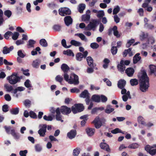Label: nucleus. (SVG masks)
<instances>
[{"instance_id":"f257e3e1","label":"nucleus","mask_w":156,"mask_h":156,"mask_svg":"<svg viewBox=\"0 0 156 156\" xmlns=\"http://www.w3.org/2000/svg\"><path fill=\"white\" fill-rule=\"evenodd\" d=\"M140 78V89L142 92L147 91L149 87V80L145 71H143L138 75Z\"/></svg>"},{"instance_id":"f03ea898","label":"nucleus","mask_w":156,"mask_h":156,"mask_svg":"<svg viewBox=\"0 0 156 156\" xmlns=\"http://www.w3.org/2000/svg\"><path fill=\"white\" fill-rule=\"evenodd\" d=\"M9 83L11 84H15L20 81V77L17 76V73H13L11 76L7 78Z\"/></svg>"},{"instance_id":"7ed1b4c3","label":"nucleus","mask_w":156,"mask_h":156,"mask_svg":"<svg viewBox=\"0 0 156 156\" xmlns=\"http://www.w3.org/2000/svg\"><path fill=\"white\" fill-rule=\"evenodd\" d=\"M98 23V21L96 20H94L89 23L85 27L87 30H92L95 31Z\"/></svg>"},{"instance_id":"20e7f679","label":"nucleus","mask_w":156,"mask_h":156,"mask_svg":"<svg viewBox=\"0 0 156 156\" xmlns=\"http://www.w3.org/2000/svg\"><path fill=\"white\" fill-rule=\"evenodd\" d=\"M106 121V119L104 118H102L100 119L99 118L97 117L93 121V122L94 124L95 127L97 129L100 128L103 124H104Z\"/></svg>"},{"instance_id":"39448f33","label":"nucleus","mask_w":156,"mask_h":156,"mask_svg":"<svg viewBox=\"0 0 156 156\" xmlns=\"http://www.w3.org/2000/svg\"><path fill=\"white\" fill-rule=\"evenodd\" d=\"M74 77H75V79L76 80H77V76H75L73 75H70V76L69 77V76L68 74H67V73H64L63 74V77L64 80L66 81L67 82L69 83L70 84H77V82L75 81V82H73V81L72 80V78Z\"/></svg>"},{"instance_id":"423d86ee","label":"nucleus","mask_w":156,"mask_h":156,"mask_svg":"<svg viewBox=\"0 0 156 156\" xmlns=\"http://www.w3.org/2000/svg\"><path fill=\"white\" fill-rule=\"evenodd\" d=\"M39 129L38 133L40 136L44 137L46 135L47 125L46 124H40L39 126Z\"/></svg>"},{"instance_id":"0eeeda50","label":"nucleus","mask_w":156,"mask_h":156,"mask_svg":"<svg viewBox=\"0 0 156 156\" xmlns=\"http://www.w3.org/2000/svg\"><path fill=\"white\" fill-rule=\"evenodd\" d=\"M59 14L62 16H65L71 14V11L68 8L63 7L60 8L58 10Z\"/></svg>"},{"instance_id":"6e6552de","label":"nucleus","mask_w":156,"mask_h":156,"mask_svg":"<svg viewBox=\"0 0 156 156\" xmlns=\"http://www.w3.org/2000/svg\"><path fill=\"white\" fill-rule=\"evenodd\" d=\"M112 31L113 32V34L117 38L120 37L121 35L119 33V31L117 30V27L116 26H115L113 28H110L109 29V35H110Z\"/></svg>"},{"instance_id":"1a4fd4ad","label":"nucleus","mask_w":156,"mask_h":156,"mask_svg":"<svg viewBox=\"0 0 156 156\" xmlns=\"http://www.w3.org/2000/svg\"><path fill=\"white\" fill-rule=\"evenodd\" d=\"M90 11L89 10L86 11L85 14L82 15V21L88 23L90 20Z\"/></svg>"},{"instance_id":"9d476101","label":"nucleus","mask_w":156,"mask_h":156,"mask_svg":"<svg viewBox=\"0 0 156 156\" xmlns=\"http://www.w3.org/2000/svg\"><path fill=\"white\" fill-rule=\"evenodd\" d=\"M60 110V112L64 115H67L71 112L70 108L67 107L66 106H62Z\"/></svg>"},{"instance_id":"9b49d317","label":"nucleus","mask_w":156,"mask_h":156,"mask_svg":"<svg viewBox=\"0 0 156 156\" xmlns=\"http://www.w3.org/2000/svg\"><path fill=\"white\" fill-rule=\"evenodd\" d=\"M149 145H147L145 147V150L151 155H154L156 154V149H152Z\"/></svg>"},{"instance_id":"f8f14e48","label":"nucleus","mask_w":156,"mask_h":156,"mask_svg":"<svg viewBox=\"0 0 156 156\" xmlns=\"http://www.w3.org/2000/svg\"><path fill=\"white\" fill-rule=\"evenodd\" d=\"M124 60H121L119 63L117 65V68L118 70L121 73H123L125 70L126 67L123 64Z\"/></svg>"},{"instance_id":"ddd939ff","label":"nucleus","mask_w":156,"mask_h":156,"mask_svg":"<svg viewBox=\"0 0 156 156\" xmlns=\"http://www.w3.org/2000/svg\"><path fill=\"white\" fill-rule=\"evenodd\" d=\"M64 21L66 25L69 26L73 23V19L70 16H67L64 18Z\"/></svg>"},{"instance_id":"4468645a","label":"nucleus","mask_w":156,"mask_h":156,"mask_svg":"<svg viewBox=\"0 0 156 156\" xmlns=\"http://www.w3.org/2000/svg\"><path fill=\"white\" fill-rule=\"evenodd\" d=\"M56 119L58 121H60L62 122H63V120L62 119V116L61 115L60 110L59 108H57L56 109Z\"/></svg>"},{"instance_id":"2eb2a0df","label":"nucleus","mask_w":156,"mask_h":156,"mask_svg":"<svg viewBox=\"0 0 156 156\" xmlns=\"http://www.w3.org/2000/svg\"><path fill=\"white\" fill-rule=\"evenodd\" d=\"M134 72L133 68H128L125 70V72L127 75L129 77L133 76Z\"/></svg>"},{"instance_id":"dca6fc26","label":"nucleus","mask_w":156,"mask_h":156,"mask_svg":"<svg viewBox=\"0 0 156 156\" xmlns=\"http://www.w3.org/2000/svg\"><path fill=\"white\" fill-rule=\"evenodd\" d=\"M76 135V131L75 130H72L67 133L68 137L70 139L74 138Z\"/></svg>"},{"instance_id":"f3484780","label":"nucleus","mask_w":156,"mask_h":156,"mask_svg":"<svg viewBox=\"0 0 156 156\" xmlns=\"http://www.w3.org/2000/svg\"><path fill=\"white\" fill-rule=\"evenodd\" d=\"M100 146L101 149H105L108 152H109L110 151L109 146L106 143L104 142L101 143Z\"/></svg>"},{"instance_id":"a211bd4d","label":"nucleus","mask_w":156,"mask_h":156,"mask_svg":"<svg viewBox=\"0 0 156 156\" xmlns=\"http://www.w3.org/2000/svg\"><path fill=\"white\" fill-rule=\"evenodd\" d=\"M148 36V34L141 31L139 34V38L141 41H143L146 39Z\"/></svg>"},{"instance_id":"6ab92c4d","label":"nucleus","mask_w":156,"mask_h":156,"mask_svg":"<svg viewBox=\"0 0 156 156\" xmlns=\"http://www.w3.org/2000/svg\"><path fill=\"white\" fill-rule=\"evenodd\" d=\"M89 93L87 90H85L84 91L82 92L80 95V97L83 98H86L90 97Z\"/></svg>"},{"instance_id":"aec40b11","label":"nucleus","mask_w":156,"mask_h":156,"mask_svg":"<svg viewBox=\"0 0 156 156\" xmlns=\"http://www.w3.org/2000/svg\"><path fill=\"white\" fill-rule=\"evenodd\" d=\"M41 62V61L40 60L38 59H36L33 62L32 66L34 68H38L39 67Z\"/></svg>"},{"instance_id":"412c9836","label":"nucleus","mask_w":156,"mask_h":156,"mask_svg":"<svg viewBox=\"0 0 156 156\" xmlns=\"http://www.w3.org/2000/svg\"><path fill=\"white\" fill-rule=\"evenodd\" d=\"M114 110V108L110 105H108L105 109V112L107 114H110Z\"/></svg>"},{"instance_id":"4be33fe9","label":"nucleus","mask_w":156,"mask_h":156,"mask_svg":"<svg viewBox=\"0 0 156 156\" xmlns=\"http://www.w3.org/2000/svg\"><path fill=\"white\" fill-rule=\"evenodd\" d=\"M86 60L88 66L90 67H94L95 65L93 63V60L90 56H88Z\"/></svg>"},{"instance_id":"5701e85b","label":"nucleus","mask_w":156,"mask_h":156,"mask_svg":"<svg viewBox=\"0 0 156 156\" xmlns=\"http://www.w3.org/2000/svg\"><path fill=\"white\" fill-rule=\"evenodd\" d=\"M126 84V81L124 80H120L118 81V87L120 89L124 88Z\"/></svg>"},{"instance_id":"b1692460","label":"nucleus","mask_w":156,"mask_h":156,"mask_svg":"<svg viewBox=\"0 0 156 156\" xmlns=\"http://www.w3.org/2000/svg\"><path fill=\"white\" fill-rule=\"evenodd\" d=\"M10 133L15 139L18 140L20 139V134L15 132L14 129H12L11 130Z\"/></svg>"},{"instance_id":"393cba45","label":"nucleus","mask_w":156,"mask_h":156,"mask_svg":"<svg viewBox=\"0 0 156 156\" xmlns=\"http://www.w3.org/2000/svg\"><path fill=\"white\" fill-rule=\"evenodd\" d=\"M86 131L87 135L89 136L93 135L95 132V129H94L88 128L86 129Z\"/></svg>"},{"instance_id":"a878e982","label":"nucleus","mask_w":156,"mask_h":156,"mask_svg":"<svg viewBox=\"0 0 156 156\" xmlns=\"http://www.w3.org/2000/svg\"><path fill=\"white\" fill-rule=\"evenodd\" d=\"M61 69L64 73L67 72L69 70V68L68 66L65 64H63L61 66Z\"/></svg>"},{"instance_id":"bb28decb","label":"nucleus","mask_w":156,"mask_h":156,"mask_svg":"<svg viewBox=\"0 0 156 156\" xmlns=\"http://www.w3.org/2000/svg\"><path fill=\"white\" fill-rule=\"evenodd\" d=\"M63 54L65 55H66L69 56H74V54L72 51L70 49H67L66 51H64L63 52Z\"/></svg>"},{"instance_id":"cd10ccee","label":"nucleus","mask_w":156,"mask_h":156,"mask_svg":"<svg viewBox=\"0 0 156 156\" xmlns=\"http://www.w3.org/2000/svg\"><path fill=\"white\" fill-rule=\"evenodd\" d=\"M91 99L95 102H99L100 101V97L98 95H94L92 96Z\"/></svg>"},{"instance_id":"c85d7f7f","label":"nucleus","mask_w":156,"mask_h":156,"mask_svg":"<svg viewBox=\"0 0 156 156\" xmlns=\"http://www.w3.org/2000/svg\"><path fill=\"white\" fill-rule=\"evenodd\" d=\"M140 55L139 53H137L133 57V62L134 63H136L140 59L141 57L139 56Z\"/></svg>"},{"instance_id":"c756f323","label":"nucleus","mask_w":156,"mask_h":156,"mask_svg":"<svg viewBox=\"0 0 156 156\" xmlns=\"http://www.w3.org/2000/svg\"><path fill=\"white\" fill-rule=\"evenodd\" d=\"M86 5L84 4H79L78 6V10L79 12L80 13H82L83 10L85 8Z\"/></svg>"},{"instance_id":"7c9ffc66","label":"nucleus","mask_w":156,"mask_h":156,"mask_svg":"<svg viewBox=\"0 0 156 156\" xmlns=\"http://www.w3.org/2000/svg\"><path fill=\"white\" fill-rule=\"evenodd\" d=\"M4 87L7 92H10L13 90L12 87L8 84H5L4 85Z\"/></svg>"},{"instance_id":"2f4dec72","label":"nucleus","mask_w":156,"mask_h":156,"mask_svg":"<svg viewBox=\"0 0 156 156\" xmlns=\"http://www.w3.org/2000/svg\"><path fill=\"white\" fill-rule=\"evenodd\" d=\"M3 14L8 18H9L12 16V12L10 10H7L4 12Z\"/></svg>"},{"instance_id":"473e14b6","label":"nucleus","mask_w":156,"mask_h":156,"mask_svg":"<svg viewBox=\"0 0 156 156\" xmlns=\"http://www.w3.org/2000/svg\"><path fill=\"white\" fill-rule=\"evenodd\" d=\"M151 72L154 74L156 76V66L154 65H151L150 66Z\"/></svg>"},{"instance_id":"72a5a7b5","label":"nucleus","mask_w":156,"mask_h":156,"mask_svg":"<svg viewBox=\"0 0 156 156\" xmlns=\"http://www.w3.org/2000/svg\"><path fill=\"white\" fill-rule=\"evenodd\" d=\"M70 43L72 45L75 46H79L82 45L81 43L75 40H72L70 41Z\"/></svg>"},{"instance_id":"f704fd0d","label":"nucleus","mask_w":156,"mask_h":156,"mask_svg":"<svg viewBox=\"0 0 156 156\" xmlns=\"http://www.w3.org/2000/svg\"><path fill=\"white\" fill-rule=\"evenodd\" d=\"M83 58H84V57L83 55V54L81 53H78L76 55V59L78 61H82Z\"/></svg>"},{"instance_id":"c9c22d12","label":"nucleus","mask_w":156,"mask_h":156,"mask_svg":"<svg viewBox=\"0 0 156 156\" xmlns=\"http://www.w3.org/2000/svg\"><path fill=\"white\" fill-rule=\"evenodd\" d=\"M75 36H78L82 40L87 41V39L86 38L85 36L81 33H78L75 34Z\"/></svg>"},{"instance_id":"e433bc0d","label":"nucleus","mask_w":156,"mask_h":156,"mask_svg":"<svg viewBox=\"0 0 156 156\" xmlns=\"http://www.w3.org/2000/svg\"><path fill=\"white\" fill-rule=\"evenodd\" d=\"M40 44L43 47H46L48 46V44L46 40L44 39H42L40 40Z\"/></svg>"},{"instance_id":"4c0bfd02","label":"nucleus","mask_w":156,"mask_h":156,"mask_svg":"<svg viewBox=\"0 0 156 156\" xmlns=\"http://www.w3.org/2000/svg\"><path fill=\"white\" fill-rule=\"evenodd\" d=\"M120 8L118 5H116L114 7L113 11V14L116 15L120 11Z\"/></svg>"},{"instance_id":"58836bf2","label":"nucleus","mask_w":156,"mask_h":156,"mask_svg":"<svg viewBox=\"0 0 156 156\" xmlns=\"http://www.w3.org/2000/svg\"><path fill=\"white\" fill-rule=\"evenodd\" d=\"M35 151L37 152H40L42 150V146L39 144H36L34 146Z\"/></svg>"},{"instance_id":"ea45409f","label":"nucleus","mask_w":156,"mask_h":156,"mask_svg":"<svg viewBox=\"0 0 156 156\" xmlns=\"http://www.w3.org/2000/svg\"><path fill=\"white\" fill-rule=\"evenodd\" d=\"M74 105H77L76 107L79 111V112H80L82 111L84 109V107L83 105L82 104H76Z\"/></svg>"},{"instance_id":"a19ab883","label":"nucleus","mask_w":156,"mask_h":156,"mask_svg":"<svg viewBox=\"0 0 156 156\" xmlns=\"http://www.w3.org/2000/svg\"><path fill=\"white\" fill-rule=\"evenodd\" d=\"M139 146V145L137 143H134L129 145L128 147L129 148L134 149L138 148Z\"/></svg>"},{"instance_id":"79ce46f5","label":"nucleus","mask_w":156,"mask_h":156,"mask_svg":"<svg viewBox=\"0 0 156 156\" xmlns=\"http://www.w3.org/2000/svg\"><path fill=\"white\" fill-rule=\"evenodd\" d=\"M105 15V13L103 10H99L96 16L99 18L102 17Z\"/></svg>"},{"instance_id":"37998d69","label":"nucleus","mask_w":156,"mask_h":156,"mask_svg":"<svg viewBox=\"0 0 156 156\" xmlns=\"http://www.w3.org/2000/svg\"><path fill=\"white\" fill-rule=\"evenodd\" d=\"M130 82L131 85L132 86L136 85H137L138 84V80L136 79H132L130 80Z\"/></svg>"},{"instance_id":"c03bdc74","label":"nucleus","mask_w":156,"mask_h":156,"mask_svg":"<svg viewBox=\"0 0 156 156\" xmlns=\"http://www.w3.org/2000/svg\"><path fill=\"white\" fill-rule=\"evenodd\" d=\"M137 121L139 123H141L142 125H145V123L144 121V118L141 116H139L137 119Z\"/></svg>"},{"instance_id":"a18cd8bd","label":"nucleus","mask_w":156,"mask_h":156,"mask_svg":"<svg viewBox=\"0 0 156 156\" xmlns=\"http://www.w3.org/2000/svg\"><path fill=\"white\" fill-rule=\"evenodd\" d=\"M10 112L12 114L17 115L19 113V108H15L11 109Z\"/></svg>"},{"instance_id":"49530a36","label":"nucleus","mask_w":156,"mask_h":156,"mask_svg":"<svg viewBox=\"0 0 156 156\" xmlns=\"http://www.w3.org/2000/svg\"><path fill=\"white\" fill-rule=\"evenodd\" d=\"M135 42V40L134 39H131L130 40H128L127 41V43L126 44V46L127 48H129Z\"/></svg>"},{"instance_id":"de8ad7c7","label":"nucleus","mask_w":156,"mask_h":156,"mask_svg":"<svg viewBox=\"0 0 156 156\" xmlns=\"http://www.w3.org/2000/svg\"><path fill=\"white\" fill-rule=\"evenodd\" d=\"M17 55L20 57L23 58L26 56V54L25 53L23 52L21 50H19L17 52Z\"/></svg>"},{"instance_id":"09e8293b","label":"nucleus","mask_w":156,"mask_h":156,"mask_svg":"<svg viewBox=\"0 0 156 156\" xmlns=\"http://www.w3.org/2000/svg\"><path fill=\"white\" fill-rule=\"evenodd\" d=\"M24 85L27 88H30L32 87L30 81L29 80H27L24 82Z\"/></svg>"},{"instance_id":"8fccbe9b","label":"nucleus","mask_w":156,"mask_h":156,"mask_svg":"<svg viewBox=\"0 0 156 156\" xmlns=\"http://www.w3.org/2000/svg\"><path fill=\"white\" fill-rule=\"evenodd\" d=\"M80 149L79 148H77L73 150V154L74 156H78L79 154Z\"/></svg>"},{"instance_id":"3c124183","label":"nucleus","mask_w":156,"mask_h":156,"mask_svg":"<svg viewBox=\"0 0 156 156\" xmlns=\"http://www.w3.org/2000/svg\"><path fill=\"white\" fill-rule=\"evenodd\" d=\"M90 47L93 49H96L98 48L99 47V45L96 43H92L90 44Z\"/></svg>"},{"instance_id":"603ef678","label":"nucleus","mask_w":156,"mask_h":156,"mask_svg":"<svg viewBox=\"0 0 156 156\" xmlns=\"http://www.w3.org/2000/svg\"><path fill=\"white\" fill-rule=\"evenodd\" d=\"M55 79L57 81L61 83L63 80V78L62 76L58 75L56 77Z\"/></svg>"},{"instance_id":"864d4df0","label":"nucleus","mask_w":156,"mask_h":156,"mask_svg":"<svg viewBox=\"0 0 156 156\" xmlns=\"http://www.w3.org/2000/svg\"><path fill=\"white\" fill-rule=\"evenodd\" d=\"M43 119L47 121H51L53 119V118L51 115L47 116L46 115H44L43 117Z\"/></svg>"},{"instance_id":"5fc2aeb1","label":"nucleus","mask_w":156,"mask_h":156,"mask_svg":"<svg viewBox=\"0 0 156 156\" xmlns=\"http://www.w3.org/2000/svg\"><path fill=\"white\" fill-rule=\"evenodd\" d=\"M77 105H74L72 107L71 111H72L74 114H76L79 112L78 110L76 108V107Z\"/></svg>"},{"instance_id":"6e6d98bb","label":"nucleus","mask_w":156,"mask_h":156,"mask_svg":"<svg viewBox=\"0 0 156 156\" xmlns=\"http://www.w3.org/2000/svg\"><path fill=\"white\" fill-rule=\"evenodd\" d=\"M35 43V41L33 40H30L28 41V45L30 48L34 47V45Z\"/></svg>"},{"instance_id":"4d7b16f0","label":"nucleus","mask_w":156,"mask_h":156,"mask_svg":"<svg viewBox=\"0 0 156 156\" xmlns=\"http://www.w3.org/2000/svg\"><path fill=\"white\" fill-rule=\"evenodd\" d=\"M70 91L72 93H78L80 92V90L78 88L74 87L70 90Z\"/></svg>"},{"instance_id":"13d9d810","label":"nucleus","mask_w":156,"mask_h":156,"mask_svg":"<svg viewBox=\"0 0 156 156\" xmlns=\"http://www.w3.org/2000/svg\"><path fill=\"white\" fill-rule=\"evenodd\" d=\"M117 51V49L116 47L113 46L111 49V51L113 55H115Z\"/></svg>"},{"instance_id":"bf43d9fd","label":"nucleus","mask_w":156,"mask_h":156,"mask_svg":"<svg viewBox=\"0 0 156 156\" xmlns=\"http://www.w3.org/2000/svg\"><path fill=\"white\" fill-rule=\"evenodd\" d=\"M12 34V33L11 31H7L4 34V37L6 39H9L10 35Z\"/></svg>"},{"instance_id":"052dcab7","label":"nucleus","mask_w":156,"mask_h":156,"mask_svg":"<svg viewBox=\"0 0 156 156\" xmlns=\"http://www.w3.org/2000/svg\"><path fill=\"white\" fill-rule=\"evenodd\" d=\"M29 115L30 117L33 119L37 118V117L36 113L32 111L30 112Z\"/></svg>"},{"instance_id":"680f3d73","label":"nucleus","mask_w":156,"mask_h":156,"mask_svg":"<svg viewBox=\"0 0 156 156\" xmlns=\"http://www.w3.org/2000/svg\"><path fill=\"white\" fill-rule=\"evenodd\" d=\"M19 34L18 32H16L13 33L12 36V38L14 40H16L18 37Z\"/></svg>"},{"instance_id":"e2e57ef3","label":"nucleus","mask_w":156,"mask_h":156,"mask_svg":"<svg viewBox=\"0 0 156 156\" xmlns=\"http://www.w3.org/2000/svg\"><path fill=\"white\" fill-rule=\"evenodd\" d=\"M61 26L58 25H55L53 26V29L55 30L59 31L61 29Z\"/></svg>"},{"instance_id":"0e129e2a","label":"nucleus","mask_w":156,"mask_h":156,"mask_svg":"<svg viewBox=\"0 0 156 156\" xmlns=\"http://www.w3.org/2000/svg\"><path fill=\"white\" fill-rule=\"evenodd\" d=\"M27 153V150H24V151H20L19 154L20 156H26V154Z\"/></svg>"},{"instance_id":"69168bd1","label":"nucleus","mask_w":156,"mask_h":156,"mask_svg":"<svg viewBox=\"0 0 156 156\" xmlns=\"http://www.w3.org/2000/svg\"><path fill=\"white\" fill-rule=\"evenodd\" d=\"M2 52L3 54H5L9 53L10 50H9V48H8L7 47H5L3 48Z\"/></svg>"},{"instance_id":"338daca9","label":"nucleus","mask_w":156,"mask_h":156,"mask_svg":"<svg viewBox=\"0 0 156 156\" xmlns=\"http://www.w3.org/2000/svg\"><path fill=\"white\" fill-rule=\"evenodd\" d=\"M132 48H130L127 49L125 50L123 52V55L124 57H125L126 56L127 54H128V51H131Z\"/></svg>"},{"instance_id":"774afa93","label":"nucleus","mask_w":156,"mask_h":156,"mask_svg":"<svg viewBox=\"0 0 156 156\" xmlns=\"http://www.w3.org/2000/svg\"><path fill=\"white\" fill-rule=\"evenodd\" d=\"M101 99V101L103 102H105L107 100V98L104 95H101L100 96V99Z\"/></svg>"}]
</instances>
